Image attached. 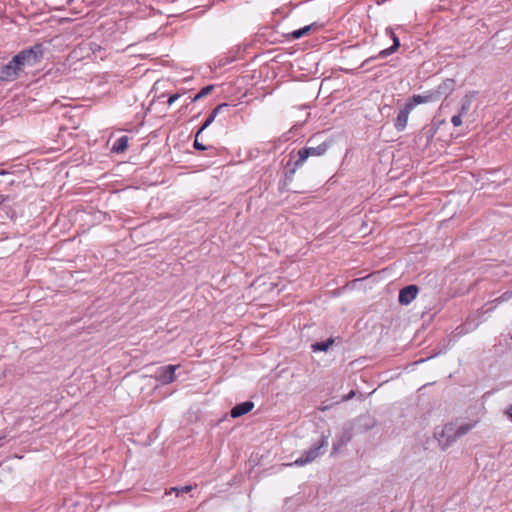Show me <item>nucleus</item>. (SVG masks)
<instances>
[{
	"mask_svg": "<svg viewBox=\"0 0 512 512\" xmlns=\"http://www.w3.org/2000/svg\"><path fill=\"white\" fill-rule=\"evenodd\" d=\"M44 55V47L42 44H35L27 49L20 51L14 56V62L19 63L21 70L26 67H34L39 64Z\"/></svg>",
	"mask_w": 512,
	"mask_h": 512,
	"instance_id": "1",
	"label": "nucleus"
},
{
	"mask_svg": "<svg viewBox=\"0 0 512 512\" xmlns=\"http://www.w3.org/2000/svg\"><path fill=\"white\" fill-rule=\"evenodd\" d=\"M476 425V422H468L463 423L455 429L454 425L449 423L446 424L441 432H436V436L438 437V440L442 442V438L446 437L445 445H449L450 443L456 441L457 438L464 436L467 434L471 429H473Z\"/></svg>",
	"mask_w": 512,
	"mask_h": 512,
	"instance_id": "2",
	"label": "nucleus"
},
{
	"mask_svg": "<svg viewBox=\"0 0 512 512\" xmlns=\"http://www.w3.org/2000/svg\"><path fill=\"white\" fill-rule=\"evenodd\" d=\"M329 147H330V142L324 141V142L318 144L317 146H308V147H304V148L300 149L297 154L298 158L294 162V167L291 170V173L294 174L296 169L301 167L305 163V161L308 159V157H310V156L319 157V156L324 155L327 152V150L329 149Z\"/></svg>",
	"mask_w": 512,
	"mask_h": 512,
	"instance_id": "3",
	"label": "nucleus"
},
{
	"mask_svg": "<svg viewBox=\"0 0 512 512\" xmlns=\"http://www.w3.org/2000/svg\"><path fill=\"white\" fill-rule=\"evenodd\" d=\"M328 446V437L322 436L319 443L305 451L302 456L297 458L293 463L287 464L288 466H304L314 461L320 454L322 449Z\"/></svg>",
	"mask_w": 512,
	"mask_h": 512,
	"instance_id": "4",
	"label": "nucleus"
},
{
	"mask_svg": "<svg viewBox=\"0 0 512 512\" xmlns=\"http://www.w3.org/2000/svg\"><path fill=\"white\" fill-rule=\"evenodd\" d=\"M386 34L389 35L393 40V45L389 48L381 50L377 56L367 58L362 64L361 67H365L369 62L377 58H386L391 54L395 53L397 49L400 47L399 38L396 36L392 28H386Z\"/></svg>",
	"mask_w": 512,
	"mask_h": 512,
	"instance_id": "5",
	"label": "nucleus"
},
{
	"mask_svg": "<svg viewBox=\"0 0 512 512\" xmlns=\"http://www.w3.org/2000/svg\"><path fill=\"white\" fill-rule=\"evenodd\" d=\"M22 72L19 63L14 62V57L9 63L0 67V80L3 81H14Z\"/></svg>",
	"mask_w": 512,
	"mask_h": 512,
	"instance_id": "6",
	"label": "nucleus"
},
{
	"mask_svg": "<svg viewBox=\"0 0 512 512\" xmlns=\"http://www.w3.org/2000/svg\"><path fill=\"white\" fill-rule=\"evenodd\" d=\"M178 365H167L164 367H161L156 375L155 379L161 383L162 385L170 384L175 381L176 375L175 371L178 368Z\"/></svg>",
	"mask_w": 512,
	"mask_h": 512,
	"instance_id": "7",
	"label": "nucleus"
},
{
	"mask_svg": "<svg viewBox=\"0 0 512 512\" xmlns=\"http://www.w3.org/2000/svg\"><path fill=\"white\" fill-rule=\"evenodd\" d=\"M438 95L433 90H428L424 92L423 94L413 95L410 97L407 101L412 104V106L415 108L419 104L423 103H429V102H435L438 101Z\"/></svg>",
	"mask_w": 512,
	"mask_h": 512,
	"instance_id": "8",
	"label": "nucleus"
},
{
	"mask_svg": "<svg viewBox=\"0 0 512 512\" xmlns=\"http://www.w3.org/2000/svg\"><path fill=\"white\" fill-rule=\"evenodd\" d=\"M413 109L414 107L412 104L407 101L403 109L399 111L394 123V126L398 131H403L406 128L409 114Z\"/></svg>",
	"mask_w": 512,
	"mask_h": 512,
	"instance_id": "9",
	"label": "nucleus"
},
{
	"mask_svg": "<svg viewBox=\"0 0 512 512\" xmlns=\"http://www.w3.org/2000/svg\"><path fill=\"white\" fill-rule=\"evenodd\" d=\"M417 294V286L409 285L400 290L398 300L402 305H408L416 298Z\"/></svg>",
	"mask_w": 512,
	"mask_h": 512,
	"instance_id": "10",
	"label": "nucleus"
},
{
	"mask_svg": "<svg viewBox=\"0 0 512 512\" xmlns=\"http://www.w3.org/2000/svg\"><path fill=\"white\" fill-rule=\"evenodd\" d=\"M353 437V427L346 425L342 429V433L333 445V453L337 452L342 446L346 445Z\"/></svg>",
	"mask_w": 512,
	"mask_h": 512,
	"instance_id": "11",
	"label": "nucleus"
},
{
	"mask_svg": "<svg viewBox=\"0 0 512 512\" xmlns=\"http://www.w3.org/2000/svg\"><path fill=\"white\" fill-rule=\"evenodd\" d=\"M228 107V104L227 103H221L219 104L218 106H216L212 112L210 113V115L207 117V119L205 120V122L202 124V126L200 127V129L197 131L196 133V137H198L206 128H208L212 123L213 121L215 120L216 116L224 109Z\"/></svg>",
	"mask_w": 512,
	"mask_h": 512,
	"instance_id": "12",
	"label": "nucleus"
},
{
	"mask_svg": "<svg viewBox=\"0 0 512 512\" xmlns=\"http://www.w3.org/2000/svg\"><path fill=\"white\" fill-rule=\"evenodd\" d=\"M253 407H254V403L251 401H245L240 404H237L236 406H234L231 409V412H230L231 417L238 418L242 415H245L248 412H250L253 409Z\"/></svg>",
	"mask_w": 512,
	"mask_h": 512,
	"instance_id": "13",
	"label": "nucleus"
},
{
	"mask_svg": "<svg viewBox=\"0 0 512 512\" xmlns=\"http://www.w3.org/2000/svg\"><path fill=\"white\" fill-rule=\"evenodd\" d=\"M453 88L454 81L452 79H446L436 89H434V91L437 93L438 99H440L442 96H448Z\"/></svg>",
	"mask_w": 512,
	"mask_h": 512,
	"instance_id": "14",
	"label": "nucleus"
},
{
	"mask_svg": "<svg viewBox=\"0 0 512 512\" xmlns=\"http://www.w3.org/2000/svg\"><path fill=\"white\" fill-rule=\"evenodd\" d=\"M127 147H128V137L121 136L114 142L111 150L114 153H122L127 149Z\"/></svg>",
	"mask_w": 512,
	"mask_h": 512,
	"instance_id": "15",
	"label": "nucleus"
},
{
	"mask_svg": "<svg viewBox=\"0 0 512 512\" xmlns=\"http://www.w3.org/2000/svg\"><path fill=\"white\" fill-rule=\"evenodd\" d=\"M333 339H328L326 341H322V342H316L314 344H312V350L314 352H318V351H327L329 349V347L333 344Z\"/></svg>",
	"mask_w": 512,
	"mask_h": 512,
	"instance_id": "16",
	"label": "nucleus"
},
{
	"mask_svg": "<svg viewBox=\"0 0 512 512\" xmlns=\"http://www.w3.org/2000/svg\"><path fill=\"white\" fill-rule=\"evenodd\" d=\"M313 27H314V24H311V25H307L303 28L294 30L293 32H291V37L293 39H299V38L303 37L305 34H307Z\"/></svg>",
	"mask_w": 512,
	"mask_h": 512,
	"instance_id": "17",
	"label": "nucleus"
},
{
	"mask_svg": "<svg viewBox=\"0 0 512 512\" xmlns=\"http://www.w3.org/2000/svg\"><path fill=\"white\" fill-rule=\"evenodd\" d=\"M214 89V86L213 85H208V86H205L204 88L201 89V91L199 93H197L191 100V102H196L200 99H202L203 97L207 96L209 93H211V91Z\"/></svg>",
	"mask_w": 512,
	"mask_h": 512,
	"instance_id": "18",
	"label": "nucleus"
},
{
	"mask_svg": "<svg viewBox=\"0 0 512 512\" xmlns=\"http://www.w3.org/2000/svg\"><path fill=\"white\" fill-rule=\"evenodd\" d=\"M472 100L470 97L466 96L461 101V108H460V114L465 115L468 113L471 107Z\"/></svg>",
	"mask_w": 512,
	"mask_h": 512,
	"instance_id": "19",
	"label": "nucleus"
},
{
	"mask_svg": "<svg viewBox=\"0 0 512 512\" xmlns=\"http://www.w3.org/2000/svg\"><path fill=\"white\" fill-rule=\"evenodd\" d=\"M192 489H193V486L185 485V486H182V487H173V488H171V492H175L176 495L178 496L180 494L188 493Z\"/></svg>",
	"mask_w": 512,
	"mask_h": 512,
	"instance_id": "20",
	"label": "nucleus"
},
{
	"mask_svg": "<svg viewBox=\"0 0 512 512\" xmlns=\"http://www.w3.org/2000/svg\"><path fill=\"white\" fill-rule=\"evenodd\" d=\"M462 116V114L458 113L451 118V122L455 127H458L462 124Z\"/></svg>",
	"mask_w": 512,
	"mask_h": 512,
	"instance_id": "21",
	"label": "nucleus"
},
{
	"mask_svg": "<svg viewBox=\"0 0 512 512\" xmlns=\"http://www.w3.org/2000/svg\"><path fill=\"white\" fill-rule=\"evenodd\" d=\"M181 97V94L180 93H175L173 95H171L169 98H168V105L171 106L174 102H176L179 98Z\"/></svg>",
	"mask_w": 512,
	"mask_h": 512,
	"instance_id": "22",
	"label": "nucleus"
},
{
	"mask_svg": "<svg viewBox=\"0 0 512 512\" xmlns=\"http://www.w3.org/2000/svg\"><path fill=\"white\" fill-rule=\"evenodd\" d=\"M510 298H512V291H507V292L503 293L499 299H500V301H507Z\"/></svg>",
	"mask_w": 512,
	"mask_h": 512,
	"instance_id": "23",
	"label": "nucleus"
},
{
	"mask_svg": "<svg viewBox=\"0 0 512 512\" xmlns=\"http://www.w3.org/2000/svg\"><path fill=\"white\" fill-rule=\"evenodd\" d=\"M194 147L198 150H205V146L199 143L197 139L194 141Z\"/></svg>",
	"mask_w": 512,
	"mask_h": 512,
	"instance_id": "24",
	"label": "nucleus"
},
{
	"mask_svg": "<svg viewBox=\"0 0 512 512\" xmlns=\"http://www.w3.org/2000/svg\"><path fill=\"white\" fill-rule=\"evenodd\" d=\"M507 414L512 418V404L507 408Z\"/></svg>",
	"mask_w": 512,
	"mask_h": 512,
	"instance_id": "25",
	"label": "nucleus"
},
{
	"mask_svg": "<svg viewBox=\"0 0 512 512\" xmlns=\"http://www.w3.org/2000/svg\"><path fill=\"white\" fill-rule=\"evenodd\" d=\"M354 391H351L346 399H351L354 396Z\"/></svg>",
	"mask_w": 512,
	"mask_h": 512,
	"instance_id": "26",
	"label": "nucleus"
},
{
	"mask_svg": "<svg viewBox=\"0 0 512 512\" xmlns=\"http://www.w3.org/2000/svg\"><path fill=\"white\" fill-rule=\"evenodd\" d=\"M315 139H316V136L309 138L308 143H313L315 141Z\"/></svg>",
	"mask_w": 512,
	"mask_h": 512,
	"instance_id": "27",
	"label": "nucleus"
}]
</instances>
